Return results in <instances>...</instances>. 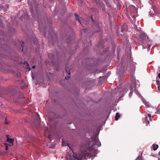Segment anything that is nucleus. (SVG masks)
Segmentation results:
<instances>
[{
  "label": "nucleus",
  "mask_w": 160,
  "mask_h": 160,
  "mask_svg": "<svg viewBox=\"0 0 160 160\" xmlns=\"http://www.w3.org/2000/svg\"><path fill=\"white\" fill-rule=\"evenodd\" d=\"M65 71L68 75H70L71 72H70V70L69 69H68L67 67H66L65 68Z\"/></svg>",
  "instance_id": "obj_11"
},
{
  "label": "nucleus",
  "mask_w": 160,
  "mask_h": 160,
  "mask_svg": "<svg viewBox=\"0 0 160 160\" xmlns=\"http://www.w3.org/2000/svg\"><path fill=\"white\" fill-rule=\"evenodd\" d=\"M5 123H6V124H8V122H5Z\"/></svg>",
  "instance_id": "obj_29"
},
{
  "label": "nucleus",
  "mask_w": 160,
  "mask_h": 160,
  "mask_svg": "<svg viewBox=\"0 0 160 160\" xmlns=\"http://www.w3.org/2000/svg\"><path fill=\"white\" fill-rule=\"evenodd\" d=\"M35 125L37 128H38L40 126V119L38 118L37 121V122L34 124Z\"/></svg>",
  "instance_id": "obj_9"
},
{
  "label": "nucleus",
  "mask_w": 160,
  "mask_h": 160,
  "mask_svg": "<svg viewBox=\"0 0 160 160\" xmlns=\"http://www.w3.org/2000/svg\"><path fill=\"white\" fill-rule=\"evenodd\" d=\"M65 78L66 79H68L70 78V77L69 76H67V77H65Z\"/></svg>",
  "instance_id": "obj_18"
},
{
  "label": "nucleus",
  "mask_w": 160,
  "mask_h": 160,
  "mask_svg": "<svg viewBox=\"0 0 160 160\" xmlns=\"http://www.w3.org/2000/svg\"><path fill=\"white\" fill-rule=\"evenodd\" d=\"M119 9H121V5H119Z\"/></svg>",
  "instance_id": "obj_21"
},
{
  "label": "nucleus",
  "mask_w": 160,
  "mask_h": 160,
  "mask_svg": "<svg viewBox=\"0 0 160 160\" xmlns=\"http://www.w3.org/2000/svg\"><path fill=\"white\" fill-rule=\"evenodd\" d=\"M93 142H90L88 147V149L89 151L92 152V154L90 153L92 155V157H95L97 154V149L93 147L94 144H95L98 147L100 146L101 144L99 141L98 137L97 136H93L91 138Z\"/></svg>",
  "instance_id": "obj_2"
},
{
  "label": "nucleus",
  "mask_w": 160,
  "mask_h": 160,
  "mask_svg": "<svg viewBox=\"0 0 160 160\" xmlns=\"http://www.w3.org/2000/svg\"><path fill=\"white\" fill-rule=\"evenodd\" d=\"M35 68V66H33L32 67V68Z\"/></svg>",
  "instance_id": "obj_24"
},
{
  "label": "nucleus",
  "mask_w": 160,
  "mask_h": 160,
  "mask_svg": "<svg viewBox=\"0 0 160 160\" xmlns=\"http://www.w3.org/2000/svg\"><path fill=\"white\" fill-rule=\"evenodd\" d=\"M133 89L135 90L136 89V82L134 81L133 82Z\"/></svg>",
  "instance_id": "obj_15"
},
{
  "label": "nucleus",
  "mask_w": 160,
  "mask_h": 160,
  "mask_svg": "<svg viewBox=\"0 0 160 160\" xmlns=\"http://www.w3.org/2000/svg\"><path fill=\"white\" fill-rule=\"evenodd\" d=\"M91 19H92V20L93 21V20L92 19V16H91Z\"/></svg>",
  "instance_id": "obj_27"
},
{
  "label": "nucleus",
  "mask_w": 160,
  "mask_h": 160,
  "mask_svg": "<svg viewBox=\"0 0 160 160\" xmlns=\"http://www.w3.org/2000/svg\"><path fill=\"white\" fill-rule=\"evenodd\" d=\"M136 12V9L135 7L133 6H129L127 10V15L128 18L131 19V17L132 18L135 19V14Z\"/></svg>",
  "instance_id": "obj_3"
},
{
  "label": "nucleus",
  "mask_w": 160,
  "mask_h": 160,
  "mask_svg": "<svg viewBox=\"0 0 160 160\" xmlns=\"http://www.w3.org/2000/svg\"><path fill=\"white\" fill-rule=\"evenodd\" d=\"M153 150L154 151H155L158 148V146L157 144V145L153 144Z\"/></svg>",
  "instance_id": "obj_12"
},
{
  "label": "nucleus",
  "mask_w": 160,
  "mask_h": 160,
  "mask_svg": "<svg viewBox=\"0 0 160 160\" xmlns=\"http://www.w3.org/2000/svg\"><path fill=\"white\" fill-rule=\"evenodd\" d=\"M67 42H68V43H69V42L68 41H67Z\"/></svg>",
  "instance_id": "obj_32"
},
{
  "label": "nucleus",
  "mask_w": 160,
  "mask_h": 160,
  "mask_svg": "<svg viewBox=\"0 0 160 160\" xmlns=\"http://www.w3.org/2000/svg\"><path fill=\"white\" fill-rule=\"evenodd\" d=\"M7 141L8 142V143H12V144L13 141H14V139H13L12 138H10L8 137V136H9V135H7Z\"/></svg>",
  "instance_id": "obj_7"
},
{
  "label": "nucleus",
  "mask_w": 160,
  "mask_h": 160,
  "mask_svg": "<svg viewBox=\"0 0 160 160\" xmlns=\"http://www.w3.org/2000/svg\"><path fill=\"white\" fill-rule=\"evenodd\" d=\"M121 31L122 32H125L127 29V26L125 23H122L121 26Z\"/></svg>",
  "instance_id": "obj_6"
},
{
  "label": "nucleus",
  "mask_w": 160,
  "mask_h": 160,
  "mask_svg": "<svg viewBox=\"0 0 160 160\" xmlns=\"http://www.w3.org/2000/svg\"><path fill=\"white\" fill-rule=\"evenodd\" d=\"M50 137H51V135H50V134H49V135H48V137L49 138L50 140L51 141V139H50Z\"/></svg>",
  "instance_id": "obj_19"
},
{
  "label": "nucleus",
  "mask_w": 160,
  "mask_h": 160,
  "mask_svg": "<svg viewBox=\"0 0 160 160\" xmlns=\"http://www.w3.org/2000/svg\"><path fill=\"white\" fill-rule=\"evenodd\" d=\"M148 47L150 48V46H151V45H149V44H148Z\"/></svg>",
  "instance_id": "obj_25"
},
{
  "label": "nucleus",
  "mask_w": 160,
  "mask_h": 160,
  "mask_svg": "<svg viewBox=\"0 0 160 160\" xmlns=\"http://www.w3.org/2000/svg\"><path fill=\"white\" fill-rule=\"evenodd\" d=\"M67 144V143H66L65 142L62 141V146H66Z\"/></svg>",
  "instance_id": "obj_14"
},
{
  "label": "nucleus",
  "mask_w": 160,
  "mask_h": 160,
  "mask_svg": "<svg viewBox=\"0 0 160 160\" xmlns=\"http://www.w3.org/2000/svg\"><path fill=\"white\" fill-rule=\"evenodd\" d=\"M158 77L160 78V72L158 74Z\"/></svg>",
  "instance_id": "obj_23"
},
{
  "label": "nucleus",
  "mask_w": 160,
  "mask_h": 160,
  "mask_svg": "<svg viewBox=\"0 0 160 160\" xmlns=\"http://www.w3.org/2000/svg\"><path fill=\"white\" fill-rule=\"evenodd\" d=\"M158 90L160 91V85H158Z\"/></svg>",
  "instance_id": "obj_20"
},
{
  "label": "nucleus",
  "mask_w": 160,
  "mask_h": 160,
  "mask_svg": "<svg viewBox=\"0 0 160 160\" xmlns=\"http://www.w3.org/2000/svg\"><path fill=\"white\" fill-rule=\"evenodd\" d=\"M8 147H6V149L7 150V149Z\"/></svg>",
  "instance_id": "obj_30"
},
{
  "label": "nucleus",
  "mask_w": 160,
  "mask_h": 160,
  "mask_svg": "<svg viewBox=\"0 0 160 160\" xmlns=\"http://www.w3.org/2000/svg\"><path fill=\"white\" fill-rule=\"evenodd\" d=\"M120 117V115L119 113H117L115 117V120L117 121L118 118Z\"/></svg>",
  "instance_id": "obj_8"
},
{
  "label": "nucleus",
  "mask_w": 160,
  "mask_h": 160,
  "mask_svg": "<svg viewBox=\"0 0 160 160\" xmlns=\"http://www.w3.org/2000/svg\"><path fill=\"white\" fill-rule=\"evenodd\" d=\"M148 37L144 33H141L139 36L140 41L141 43H144L146 42L147 38H148Z\"/></svg>",
  "instance_id": "obj_5"
},
{
  "label": "nucleus",
  "mask_w": 160,
  "mask_h": 160,
  "mask_svg": "<svg viewBox=\"0 0 160 160\" xmlns=\"http://www.w3.org/2000/svg\"><path fill=\"white\" fill-rule=\"evenodd\" d=\"M22 51H23V48H22Z\"/></svg>",
  "instance_id": "obj_31"
},
{
  "label": "nucleus",
  "mask_w": 160,
  "mask_h": 160,
  "mask_svg": "<svg viewBox=\"0 0 160 160\" xmlns=\"http://www.w3.org/2000/svg\"><path fill=\"white\" fill-rule=\"evenodd\" d=\"M28 69H29V70H30V69H31V68H30V67L29 68H28Z\"/></svg>",
  "instance_id": "obj_28"
},
{
  "label": "nucleus",
  "mask_w": 160,
  "mask_h": 160,
  "mask_svg": "<svg viewBox=\"0 0 160 160\" xmlns=\"http://www.w3.org/2000/svg\"><path fill=\"white\" fill-rule=\"evenodd\" d=\"M130 89L131 90V91H130V93H129L130 95H131L132 93V91H133V88L132 87H131L130 88Z\"/></svg>",
  "instance_id": "obj_16"
},
{
  "label": "nucleus",
  "mask_w": 160,
  "mask_h": 160,
  "mask_svg": "<svg viewBox=\"0 0 160 160\" xmlns=\"http://www.w3.org/2000/svg\"><path fill=\"white\" fill-rule=\"evenodd\" d=\"M147 49H148V50H150V48H149V47H148V48H147Z\"/></svg>",
  "instance_id": "obj_26"
},
{
  "label": "nucleus",
  "mask_w": 160,
  "mask_h": 160,
  "mask_svg": "<svg viewBox=\"0 0 160 160\" xmlns=\"http://www.w3.org/2000/svg\"><path fill=\"white\" fill-rule=\"evenodd\" d=\"M22 43V44H21V47L22 48L24 47V42H23L21 41Z\"/></svg>",
  "instance_id": "obj_17"
},
{
  "label": "nucleus",
  "mask_w": 160,
  "mask_h": 160,
  "mask_svg": "<svg viewBox=\"0 0 160 160\" xmlns=\"http://www.w3.org/2000/svg\"><path fill=\"white\" fill-rule=\"evenodd\" d=\"M33 41L34 44H37L38 43V41L36 38H34L33 39Z\"/></svg>",
  "instance_id": "obj_13"
},
{
  "label": "nucleus",
  "mask_w": 160,
  "mask_h": 160,
  "mask_svg": "<svg viewBox=\"0 0 160 160\" xmlns=\"http://www.w3.org/2000/svg\"><path fill=\"white\" fill-rule=\"evenodd\" d=\"M74 15L75 16V18L78 21V22L80 23H81V22L79 20V16L76 13L74 14Z\"/></svg>",
  "instance_id": "obj_10"
},
{
  "label": "nucleus",
  "mask_w": 160,
  "mask_h": 160,
  "mask_svg": "<svg viewBox=\"0 0 160 160\" xmlns=\"http://www.w3.org/2000/svg\"><path fill=\"white\" fill-rule=\"evenodd\" d=\"M127 66L128 65L127 63H126L125 65L124 62H122L121 67L119 66L118 67V73L120 75V78H122L124 77V72L127 68Z\"/></svg>",
  "instance_id": "obj_4"
},
{
  "label": "nucleus",
  "mask_w": 160,
  "mask_h": 160,
  "mask_svg": "<svg viewBox=\"0 0 160 160\" xmlns=\"http://www.w3.org/2000/svg\"><path fill=\"white\" fill-rule=\"evenodd\" d=\"M148 116L149 117V118H151V115L150 114H148Z\"/></svg>",
  "instance_id": "obj_22"
},
{
  "label": "nucleus",
  "mask_w": 160,
  "mask_h": 160,
  "mask_svg": "<svg viewBox=\"0 0 160 160\" xmlns=\"http://www.w3.org/2000/svg\"><path fill=\"white\" fill-rule=\"evenodd\" d=\"M73 152V154L71 153H68L66 155V160H86L87 157H92V155L90 153L82 152L79 154Z\"/></svg>",
  "instance_id": "obj_1"
}]
</instances>
